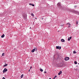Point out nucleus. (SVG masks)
<instances>
[{
    "label": "nucleus",
    "mask_w": 79,
    "mask_h": 79,
    "mask_svg": "<svg viewBox=\"0 0 79 79\" xmlns=\"http://www.w3.org/2000/svg\"><path fill=\"white\" fill-rule=\"evenodd\" d=\"M8 71V70L7 69H6L5 68L4 69V70H3V73H5V72H6V71Z\"/></svg>",
    "instance_id": "obj_2"
},
{
    "label": "nucleus",
    "mask_w": 79,
    "mask_h": 79,
    "mask_svg": "<svg viewBox=\"0 0 79 79\" xmlns=\"http://www.w3.org/2000/svg\"><path fill=\"white\" fill-rule=\"evenodd\" d=\"M31 15V16H32L33 17H34V14H32Z\"/></svg>",
    "instance_id": "obj_17"
},
{
    "label": "nucleus",
    "mask_w": 79,
    "mask_h": 79,
    "mask_svg": "<svg viewBox=\"0 0 79 79\" xmlns=\"http://www.w3.org/2000/svg\"><path fill=\"white\" fill-rule=\"evenodd\" d=\"M67 24H68V25H69L68 27H70L71 24H70V23H67Z\"/></svg>",
    "instance_id": "obj_5"
},
{
    "label": "nucleus",
    "mask_w": 79,
    "mask_h": 79,
    "mask_svg": "<svg viewBox=\"0 0 79 79\" xmlns=\"http://www.w3.org/2000/svg\"><path fill=\"white\" fill-rule=\"evenodd\" d=\"M30 29H31V27H30Z\"/></svg>",
    "instance_id": "obj_29"
},
{
    "label": "nucleus",
    "mask_w": 79,
    "mask_h": 79,
    "mask_svg": "<svg viewBox=\"0 0 79 79\" xmlns=\"http://www.w3.org/2000/svg\"><path fill=\"white\" fill-rule=\"evenodd\" d=\"M61 26H63V25H61Z\"/></svg>",
    "instance_id": "obj_33"
},
{
    "label": "nucleus",
    "mask_w": 79,
    "mask_h": 79,
    "mask_svg": "<svg viewBox=\"0 0 79 79\" xmlns=\"http://www.w3.org/2000/svg\"><path fill=\"white\" fill-rule=\"evenodd\" d=\"M78 15H79V13L78 14Z\"/></svg>",
    "instance_id": "obj_31"
},
{
    "label": "nucleus",
    "mask_w": 79,
    "mask_h": 79,
    "mask_svg": "<svg viewBox=\"0 0 79 79\" xmlns=\"http://www.w3.org/2000/svg\"><path fill=\"white\" fill-rule=\"evenodd\" d=\"M35 19H37V18H36Z\"/></svg>",
    "instance_id": "obj_32"
},
{
    "label": "nucleus",
    "mask_w": 79,
    "mask_h": 79,
    "mask_svg": "<svg viewBox=\"0 0 79 79\" xmlns=\"http://www.w3.org/2000/svg\"><path fill=\"white\" fill-rule=\"evenodd\" d=\"M59 48V46H56V49H58Z\"/></svg>",
    "instance_id": "obj_15"
},
{
    "label": "nucleus",
    "mask_w": 79,
    "mask_h": 79,
    "mask_svg": "<svg viewBox=\"0 0 79 79\" xmlns=\"http://www.w3.org/2000/svg\"><path fill=\"white\" fill-rule=\"evenodd\" d=\"M49 79H51V78H49Z\"/></svg>",
    "instance_id": "obj_30"
},
{
    "label": "nucleus",
    "mask_w": 79,
    "mask_h": 79,
    "mask_svg": "<svg viewBox=\"0 0 79 79\" xmlns=\"http://www.w3.org/2000/svg\"><path fill=\"white\" fill-rule=\"evenodd\" d=\"M60 3H58V4H57V5L58 6H60Z\"/></svg>",
    "instance_id": "obj_13"
},
{
    "label": "nucleus",
    "mask_w": 79,
    "mask_h": 79,
    "mask_svg": "<svg viewBox=\"0 0 79 79\" xmlns=\"http://www.w3.org/2000/svg\"><path fill=\"white\" fill-rule=\"evenodd\" d=\"M4 37H5V35H4V34L2 35L1 36L2 38H3Z\"/></svg>",
    "instance_id": "obj_7"
},
{
    "label": "nucleus",
    "mask_w": 79,
    "mask_h": 79,
    "mask_svg": "<svg viewBox=\"0 0 79 79\" xmlns=\"http://www.w3.org/2000/svg\"><path fill=\"white\" fill-rule=\"evenodd\" d=\"M32 52V53H33V52H35V49H33L32 51H31Z\"/></svg>",
    "instance_id": "obj_8"
},
{
    "label": "nucleus",
    "mask_w": 79,
    "mask_h": 79,
    "mask_svg": "<svg viewBox=\"0 0 79 79\" xmlns=\"http://www.w3.org/2000/svg\"><path fill=\"white\" fill-rule=\"evenodd\" d=\"M44 73H47V72H46V71H45Z\"/></svg>",
    "instance_id": "obj_24"
},
{
    "label": "nucleus",
    "mask_w": 79,
    "mask_h": 79,
    "mask_svg": "<svg viewBox=\"0 0 79 79\" xmlns=\"http://www.w3.org/2000/svg\"><path fill=\"white\" fill-rule=\"evenodd\" d=\"M74 64H77V62H75Z\"/></svg>",
    "instance_id": "obj_18"
},
{
    "label": "nucleus",
    "mask_w": 79,
    "mask_h": 79,
    "mask_svg": "<svg viewBox=\"0 0 79 79\" xmlns=\"http://www.w3.org/2000/svg\"><path fill=\"white\" fill-rule=\"evenodd\" d=\"M55 79V78L54 77V78H53V79Z\"/></svg>",
    "instance_id": "obj_28"
},
{
    "label": "nucleus",
    "mask_w": 79,
    "mask_h": 79,
    "mask_svg": "<svg viewBox=\"0 0 79 79\" xmlns=\"http://www.w3.org/2000/svg\"><path fill=\"white\" fill-rule=\"evenodd\" d=\"M76 24H77H77H78V22H77Z\"/></svg>",
    "instance_id": "obj_20"
},
{
    "label": "nucleus",
    "mask_w": 79,
    "mask_h": 79,
    "mask_svg": "<svg viewBox=\"0 0 79 79\" xmlns=\"http://www.w3.org/2000/svg\"><path fill=\"white\" fill-rule=\"evenodd\" d=\"M61 47H59V48H58V49H59V50H60V49H61Z\"/></svg>",
    "instance_id": "obj_12"
},
{
    "label": "nucleus",
    "mask_w": 79,
    "mask_h": 79,
    "mask_svg": "<svg viewBox=\"0 0 79 79\" xmlns=\"http://www.w3.org/2000/svg\"><path fill=\"white\" fill-rule=\"evenodd\" d=\"M61 41L62 42H64V39H62L61 40Z\"/></svg>",
    "instance_id": "obj_6"
},
{
    "label": "nucleus",
    "mask_w": 79,
    "mask_h": 79,
    "mask_svg": "<svg viewBox=\"0 0 79 79\" xmlns=\"http://www.w3.org/2000/svg\"><path fill=\"white\" fill-rule=\"evenodd\" d=\"M29 5H32V4L31 3H29Z\"/></svg>",
    "instance_id": "obj_21"
},
{
    "label": "nucleus",
    "mask_w": 79,
    "mask_h": 79,
    "mask_svg": "<svg viewBox=\"0 0 79 79\" xmlns=\"http://www.w3.org/2000/svg\"><path fill=\"white\" fill-rule=\"evenodd\" d=\"M40 71H41V72H43V69H40Z\"/></svg>",
    "instance_id": "obj_11"
},
{
    "label": "nucleus",
    "mask_w": 79,
    "mask_h": 79,
    "mask_svg": "<svg viewBox=\"0 0 79 79\" xmlns=\"http://www.w3.org/2000/svg\"><path fill=\"white\" fill-rule=\"evenodd\" d=\"M61 73H62V72H61V71H60V72L58 73V75H60V74H61Z\"/></svg>",
    "instance_id": "obj_3"
},
{
    "label": "nucleus",
    "mask_w": 79,
    "mask_h": 79,
    "mask_svg": "<svg viewBox=\"0 0 79 79\" xmlns=\"http://www.w3.org/2000/svg\"><path fill=\"white\" fill-rule=\"evenodd\" d=\"M5 55V54L4 53H3L2 54V56H4Z\"/></svg>",
    "instance_id": "obj_16"
},
{
    "label": "nucleus",
    "mask_w": 79,
    "mask_h": 79,
    "mask_svg": "<svg viewBox=\"0 0 79 79\" xmlns=\"http://www.w3.org/2000/svg\"><path fill=\"white\" fill-rule=\"evenodd\" d=\"M32 6H34L35 5H34V4H32L31 5Z\"/></svg>",
    "instance_id": "obj_19"
},
{
    "label": "nucleus",
    "mask_w": 79,
    "mask_h": 79,
    "mask_svg": "<svg viewBox=\"0 0 79 79\" xmlns=\"http://www.w3.org/2000/svg\"><path fill=\"white\" fill-rule=\"evenodd\" d=\"M56 77H57V76H55V78H56Z\"/></svg>",
    "instance_id": "obj_22"
},
{
    "label": "nucleus",
    "mask_w": 79,
    "mask_h": 79,
    "mask_svg": "<svg viewBox=\"0 0 79 79\" xmlns=\"http://www.w3.org/2000/svg\"><path fill=\"white\" fill-rule=\"evenodd\" d=\"M32 68V67L31 66L30 67V69H31Z\"/></svg>",
    "instance_id": "obj_23"
},
{
    "label": "nucleus",
    "mask_w": 79,
    "mask_h": 79,
    "mask_svg": "<svg viewBox=\"0 0 79 79\" xmlns=\"http://www.w3.org/2000/svg\"><path fill=\"white\" fill-rule=\"evenodd\" d=\"M73 53H76V52L75 51L73 52Z\"/></svg>",
    "instance_id": "obj_14"
},
{
    "label": "nucleus",
    "mask_w": 79,
    "mask_h": 79,
    "mask_svg": "<svg viewBox=\"0 0 79 79\" xmlns=\"http://www.w3.org/2000/svg\"><path fill=\"white\" fill-rule=\"evenodd\" d=\"M41 19H42V20H43V19H44V18H42Z\"/></svg>",
    "instance_id": "obj_26"
},
{
    "label": "nucleus",
    "mask_w": 79,
    "mask_h": 79,
    "mask_svg": "<svg viewBox=\"0 0 79 79\" xmlns=\"http://www.w3.org/2000/svg\"><path fill=\"white\" fill-rule=\"evenodd\" d=\"M71 38H72V37H71V36L70 38H69L68 39V40H69H69H71Z\"/></svg>",
    "instance_id": "obj_4"
},
{
    "label": "nucleus",
    "mask_w": 79,
    "mask_h": 79,
    "mask_svg": "<svg viewBox=\"0 0 79 79\" xmlns=\"http://www.w3.org/2000/svg\"><path fill=\"white\" fill-rule=\"evenodd\" d=\"M23 76H24V75L23 74H22L21 76V78H23Z\"/></svg>",
    "instance_id": "obj_9"
},
{
    "label": "nucleus",
    "mask_w": 79,
    "mask_h": 79,
    "mask_svg": "<svg viewBox=\"0 0 79 79\" xmlns=\"http://www.w3.org/2000/svg\"><path fill=\"white\" fill-rule=\"evenodd\" d=\"M64 60H65V61L69 60V57H66L64 58Z\"/></svg>",
    "instance_id": "obj_1"
},
{
    "label": "nucleus",
    "mask_w": 79,
    "mask_h": 79,
    "mask_svg": "<svg viewBox=\"0 0 79 79\" xmlns=\"http://www.w3.org/2000/svg\"><path fill=\"white\" fill-rule=\"evenodd\" d=\"M31 69H30V70H29V71H30V70Z\"/></svg>",
    "instance_id": "obj_27"
},
{
    "label": "nucleus",
    "mask_w": 79,
    "mask_h": 79,
    "mask_svg": "<svg viewBox=\"0 0 79 79\" xmlns=\"http://www.w3.org/2000/svg\"><path fill=\"white\" fill-rule=\"evenodd\" d=\"M2 79H5V78L4 77H3Z\"/></svg>",
    "instance_id": "obj_25"
},
{
    "label": "nucleus",
    "mask_w": 79,
    "mask_h": 79,
    "mask_svg": "<svg viewBox=\"0 0 79 79\" xmlns=\"http://www.w3.org/2000/svg\"><path fill=\"white\" fill-rule=\"evenodd\" d=\"M7 65H8V64H6V65H3V67H5V66H7Z\"/></svg>",
    "instance_id": "obj_10"
}]
</instances>
